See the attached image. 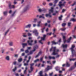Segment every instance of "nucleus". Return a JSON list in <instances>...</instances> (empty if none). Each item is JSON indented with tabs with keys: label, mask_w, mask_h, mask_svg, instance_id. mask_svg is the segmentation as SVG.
Returning a JSON list of instances; mask_svg holds the SVG:
<instances>
[{
	"label": "nucleus",
	"mask_w": 76,
	"mask_h": 76,
	"mask_svg": "<svg viewBox=\"0 0 76 76\" xmlns=\"http://www.w3.org/2000/svg\"><path fill=\"white\" fill-rule=\"evenodd\" d=\"M50 52L53 51V52L52 54V55L55 56V55H57V54H58L57 53H55V52H56H56H58V51H59V50L56 49V47H52L50 49Z\"/></svg>",
	"instance_id": "nucleus-1"
},
{
	"label": "nucleus",
	"mask_w": 76,
	"mask_h": 76,
	"mask_svg": "<svg viewBox=\"0 0 76 76\" xmlns=\"http://www.w3.org/2000/svg\"><path fill=\"white\" fill-rule=\"evenodd\" d=\"M28 39H29V40L27 41V43L28 44V45L32 46V43L33 42H34V40H30V39H32V37H29Z\"/></svg>",
	"instance_id": "nucleus-2"
},
{
	"label": "nucleus",
	"mask_w": 76,
	"mask_h": 76,
	"mask_svg": "<svg viewBox=\"0 0 76 76\" xmlns=\"http://www.w3.org/2000/svg\"><path fill=\"white\" fill-rule=\"evenodd\" d=\"M38 48V45H36L34 47V50H31L30 51V53H28L27 54V56H29V55H30L31 54H32V53L34 52V51H35V50H36V49Z\"/></svg>",
	"instance_id": "nucleus-3"
},
{
	"label": "nucleus",
	"mask_w": 76,
	"mask_h": 76,
	"mask_svg": "<svg viewBox=\"0 0 76 76\" xmlns=\"http://www.w3.org/2000/svg\"><path fill=\"white\" fill-rule=\"evenodd\" d=\"M34 65V63H32L30 64V68L31 71H30V70H28V73H31V72H32L33 71V69H34V68L32 67V66H33Z\"/></svg>",
	"instance_id": "nucleus-4"
},
{
	"label": "nucleus",
	"mask_w": 76,
	"mask_h": 76,
	"mask_svg": "<svg viewBox=\"0 0 76 76\" xmlns=\"http://www.w3.org/2000/svg\"><path fill=\"white\" fill-rule=\"evenodd\" d=\"M61 35H62L63 36V41L64 42V43H66V37L64 35H66V33H61Z\"/></svg>",
	"instance_id": "nucleus-5"
},
{
	"label": "nucleus",
	"mask_w": 76,
	"mask_h": 76,
	"mask_svg": "<svg viewBox=\"0 0 76 76\" xmlns=\"http://www.w3.org/2000/svg\"><path fill=\"white\" fill-rule=\"evenodd\" d=\"M45 37H46V35H43V37L41 38L42 40H39V43H40V44H42L43 43L42 42H41L42 41V40H44H44H45Z\"/></svg>",
	"instance_id": "nucleus-6"
},
{
	"label": "nucleus",
	"mask_w": 76,
	"mask_h": 76,
	"mask_svg": "<svg viewBox=\"0 0 76 76\" xmlns=\"http://www.w3.org/2000/svg\"><path fill=\"white\" fill-rule=\"evenodd\" d=\"M62 3V2L61 1L59 2V6L60 7V8H62V7H61V6H64V4H66V2L64 1V3L63 4H61Z\"/></svg>",
	"instance_id": "nucleus-7"
},
{
	"label": "nucleus",
	"mask_w": 76,
	"mask_h": 76,
	"mask_svg": "<svg viewBox=\"0 0 76 76\" xmlns=\"http://www.w3.org/2000/svg\"><path fill=\"white\" fill-rule=\"evenodd\" d=\"M9 7L10 9H12V8H15V6L14 5H11V2H9Z\"/></svg>",
	"instance_id": "nucleus-8"
},
{
	"label": "nucleus",
	"mask_w": 76,
	"mask_h": 76,
	"mask_svg": "<svg viewBox=\"0 0 76 76\" xmlns=\"http://www.w3.org/2000/svg\"><path fill=\"white\" fill-rule=\"evenodd\" d=\"M51 12L49 11V14H47L45 15V16L47 18L48 17H49V18H51L52 16H51Z\"/></svg>",
	"instance_id": "nucleus-9"
},
{
	"label": "nucleus",
	"mask_w": 76,
	"mask_h": 76,
	"mask_svg": "<svg viewBox=\"0 0 76 76\" xmlns=\"http://www.w3.org/2000/svg\"><path fill=\"white\" fill-rule=\"evenodd\" d=\"M33 33H34V34H35V35L37 37L38 35V31H37V30H35L33 31Z\"/></svg>",
	"instance_id": "nucleus-10"
},
{
	"label": "nucleus",
	"mask_w": 76,
	"mask_h": 76,
	"mask_svg": "<svg viewBox=\"0 0 76 76\" xmlns=\"http://www.w3.org/2000/svg\"><path fill=\"white\" fill-rule=\"evenodd\" d=\"M75 47V46L74 45H72V47L70 48L71 50H72V53H73V52L74 51V50H73V48H74Z\"/></svg>",
	"instance_id": "nucleus-11"
},
{
	"label": "nucleus",
	"mask_w": 76,
	"mask_h": 76,
	"mask_svg": "<svg viewBox=\"0 0 76 76\" xmlns=\"http://www.w3.org/2000/svg\"><path fill=\"white\" fill-rule=\"evenodd\" d=\"M29 5L27 6L26 8L24 9V12H26L27 10H28L29 9Z\"/></svg>",
	"instance_id": "nucleus-12"
},
{
	"label": "nucleus",
	"mask_w": 76,
	"mask_h": 76,
	"mask_svg": "<svg viewBox=\"0 0 76 76\" xmlns=\"http://www.w3.org/2000/svg\"><path fill=\"white\" fill-rule=\"evenodd\" d=\"M31 24H29L27 25L25 27V28H31Z\"/></svg>",
	"instance_id": "nucleus-13"
},
{
	"label": "nucleus",
	"mask_w": 76,
	"mask_h": 76,
	"mask_svg": "<svg viewBox=\"0 0 76 76\" xmlns=\"http://www.w3.org/2000/svg\"><path fill=\"white\" fill-rule=\"evenodd\" d=\"M49 11L51 13H53V12H54V8L53 7H51V9L49 10Z\"/></svg>",
	"instance_id": "nucleus-14"
},
{
	"label": "nucleus",
	"mask_w": 76,
	"mask_h": 76,
	"mask_svg": "<svg viewBox=\"0 0 76 76\" xmlns=\"http://www.w3.org/2000/svg\"><path fill=\"white\" fill-rule=\"evenodd\" d=\"M62 46L63 48H67V45L63 44L62 45Z\"/></svg>",
	"instance_id": "nucleus-15"
},
{
	"label": "nucleus",
	"mask_w": 76,
	"mask_h": 76,
	"mask_svg": "<svg viewBox=\"0 0 76 76\" xmlns=\"http://www.w3.org/2000/svg\"><path fill=\"white\" fill-rule=\"evenodd\" d=\"M72 39V37H70V38L68 39L66 41V42L68 43H69V42H70V40Z\"/></svg>",
	"instance_id": "nucleus-16"
},
{
	"label": "nucleus",
	"mask_w": 76,
	"mask_h": 76,
	"mask_svg": "<svg viewBox=\"0 0 76 76\" xmlns=\"http://www.w3.org/2000/svg\"><path fill=\"white\" fill-rule=\"evenodd\" d=\"M49 58L50 60H51V59H53V60H54L55 59V57L54 56L51 57L50 56H49Z\"/></svg>",
	"instance_id": "nucleus-17"
},
{
	"label": "nucleus",
	"mask_w": 76,
	"mask_h": 76,
	"mask_svg": "<svg viewBox=\"0 0 76 76\" xmlns=\"http://www.w3.org/2000/svg\"><path fill=\"white\" fill-rule=\"evenodd\" d=\"M48 67H50V66H48L47 68H45V72H47V71L49 70L50 68H49Z\"/></svg>",
	"instance_id": "nucleus-18"
},
{
	"label": "nucleus",
	"mask_w": 76,
	"mask_h": 76,
	"mask_svg": "<svg viewBox=\"0 0 76 76\" xmlns=\"http://www.w3.org/2000/svg\"><path fill=\"white\" fill-rule=\"evenodd\" d=\"M55 69L56 71H58V70H60V67L57 66L56 67Z\"/></svg>",
	"instance_id": "nucleus-19"
},
{
	"label": "nucleus",
	"mask_w": 76,
	"mask_h": 76,
	"mask_svg": "<svg viewBox=\"0 0 76 76\" xmlns=\"http://www.w3.org/2000/svg\"><path fill=\"white\" fill-rule=\"evenodd\" d=\"M10 30V29H8L7 31L5 32V34H4L5 36H6V34H7V33H8V32H9V31Z\"/></svg>",
	"instance_id": "nucleus-20"
},
{
	"label": "nucleus",
	"mask_w": 76,
	"mask_h": 76,
	"mask_svg": "<svg viewBox=\"0 0 76 76\" xmlns=\"http://www.w3.org/2000/svg\"><path fill=\"white\" fill-rule=\"evenodd\" d=\"M27 43H23L22 44V45H23V48H24V47L25 46H27Z\"/></svg>",
	"instance_id": "nucleus-21"
},
{
	"label": "nucleus",
	"mask_w": 76,
	"mask_h": 76,
	"mask_svg": "<svg viewBox=\"0 0 76 76\" xmlns=\"http://www.w3.org/2000/svg\"><path fill=\"white\" fill-rule=\"evenodd\" d=\"M42 12H43L45 13V12H47V10H46L45 8H43V9H42Z\"/></svg>",
	"instance_id": "nucleus-22"
},
{
	"label": "nucleus",
	"mask_w": 76,
	"mask_h": 76,
	"mask_svg": "<svg viewBox=\"0 0 76 76\" xmlns=\"http://www.w3.org/2000/svg\"><path fill=\"white\" fill-rule=\"evenodd\" d=\"M76 21V19H75L74 18H72L70 20V21H73L74 22H75V21Z\"/></svg>",
	"instance_id": "nucleus-23"
},
{
	"label": "nucleus",
	"mask_w": 76,
	"mask_h": 76,
	"mask_svg": "<svg viewBox=\"0 0 76 76\" xmlns=\"http://www.w3.org/2000/svg\"><path fill=\"white\" fill-rule=\"evenodd\" d=\"M18 62H21V61H22V58H19L18 59Z\"/></svg>",
	"instance_id": "nucleus-24"
},
{
	"label": "nucleus",
	"mask_w": 76,
	"mask_h": 76,
	"mask_svg": "<svg viewBox=\"0 0 76 76\" xmlns=\"http://www.w3.org/2000/svg\"><path fill=\"white\" fill-rule=\"evenodd\" d=\"M38 12H42V10L40 8L38 9Z\"/></svg>",
	"instance_id": "nucleus-25"
},
{
	"label": "nucleus",
	"mask_w": 76,
	"mask_h": 76,
	"mask_svg": "<svg viewBox=\"0 0 76 76\" xmlns=\"http://www.w3.org/2000/svg\"><path fill=\"white\" fill-rule=\"evenodd\" d=\"M66 67H69L70 64L68 62L66 63Z\"/></svg>",
	"instance_id": "nucleus-26"
},
{
	"label": "nucleus",
	"mask_w": 76,
	"mask_h": 76,
	"mask_svg": "<svg viewBox=\"0 0 76 76\" xmlns=\"http://www.w3.org/2000/svg\"><path fill=\"white\" fill-rule=\"evenodd\" d=\"M26 33H23V37H26L27 36L26 35Z\"/></svg>",
	"instance_id": "nucleus-27"
},
{
	"label": "nucleus",
	"mask_w": 76,
	"mask_h": 76,
	"mask_svg": "<svg viewBox=\"0 0 76 76\" xmlns=\"http://www.w3.org/2000/svg\"><path fill=\"white\" fill-rule=\"evenodd\" d=\"M76 58H73V59H69V61H75V60H76Z\"/></svg>",
	"instance_id": "nucleus-28"
},
{
	"label": "nucleus",
	"mask_w": 76,
	"mask_h": 76,
	"mask_svg": "<svg viewBox=\"0 0 76 76\" xmlns=\"http://www.w3.org/2000/svg\"><path fill=\"white\" fill-rule=\"evenodd\" d=\"M6 59L7 60H9L10 59H9V56H7L6 57Z\"/></svg>",
	"instance_id": "nucleus-29"
},
{
	"label": "nucleus",
	"mask_w": 76,
	"mask_h": 76,
	"mask_svg": "<svg viewBox=\"0 0 76 76\" xmlns=\"http://www.w3.org/2000/svg\"><path fill=\"white\" fill-rule=\"evenodd\" d=\"M66 23H63L62 24V26H63V27H64V26H66Z\"/></svg>",
	"instance_id": "nucleus-30"
},
{
	"label": "nucleus",
	"mask_w": 76,
	"mask_h": 76,
	"mask_svg": "<svg viewBox=\"0 0 76 76\" xmlns=\"http://www.w3.org/2000/svg\"><path fill=\"white\" fill-rule=\"evenodd\" d=\"M75 68V66L72 67L69 69L70 71L72 70Z\"/></svg>",
	"instance_id": "nucleus-31"
},
{
	"label": "nucleus",
	"mask_w": 76,
	"mask_h": 76,
	"mask_svg": "<svg viewBox=\"0 0 76 76\" xmlns=\"http://www.w3.org/2000/svg\"><path fill=\"white\" fill-rule=\"evenodd\" d=\"M16 69H17V68H16V67H15V68L13 69H12V71L13 72H15V71H16Z\"/></svg>",
	"instance_id": "nucleus-32"
},
{
	"label": "nucleus",
	"mask_w": 76,
	"mask_h": 76,
	"mask_svg": "<svg viewBox=\"0 0 76 76\" xmlns=\"http://www.w3.org/2000/svg\"><path fill=\"white\" fill-rule=\"evenodd\" d=\"M7 11L3 12L4 15H7Z\"/></svg>",
	"instance_id": "nucleus-33"
},
{
	"label": "nucleus",
	"mask_w": 76,
	"mask_h": 76,
	"mask_svg": "<svg viewBox=\"0 0 76 76\" xmlns=\"http://www.w3.org/2000/svg\"><path fill=\"white\" fill-rule=\"evenodd\" d=\"M45 29V27H44L43 28H42L41 30H42V33L44 32V29Z\"/></svg>",
	"instance_id": "nucleus-34"
},
{
	"label": "nucleus",
	"mask_w": 76,
	"mask_h": 76,
	"mask_svg": "<svg viewBox=\"0 0 76 76\" xmlns=\"http://www.w3.org/2000/svg\"><path fill=\"white\" fill-rule=\"evenodd\" d=\"M61 42V39H60L57 42V44H58V43H60Z\"/></svg>",
	"instance_id": "nucleus-35"
},
{
	"label": "nucleus",
	"mask_w": 76,
	"mask_h": 76,
	"mask_svg": "<svg viewBox=\"0 0 76 76\" xmlns=\"http://www.w3.org/2000/svg\"><path fill=\"white\" fill-rule=\"evenodd\" d=\"M62 17H63V16L62 15H61L60 17H59V20H61V18H62Z\"/></svg>",
	"instance_id": "nucleus-36"
},
{
	"label": "nucleus",
	"mask_w": 76,
	"mask_h": 76,
	"mask_svg": "<svg viewBox=\"0 0 76 76\" xmlns=\"http://www.w3.org/2000/svg\"><path fill=\"white\" fill-rule=\"evenodd\" d=\"M38 20V19L37 18H35L34 20V22H37Z\"/></svg>",
	"instance_id": "nucleus-37"
},
{
	"label": "nucleus",
	"mask_w": 76,
	"mask_h": 76,
	"mask_svg": "<svg viewBox=\"0 0 76 76\" xmlns=\"http://www.w3.org/2000/svg\"><path fill=\"white\" fill-rule=\"evenodd\" d=\"M25 52L26 53H29V50H26L25 51Z\"/></svg>",
	"instance_id": "nucleus-38"
},
{
	"label": "nucleus",
	"mask_w": 76,
	"mask_h": 76,
	"mask_svg": "<svg viewBox=\"0 0 76 76\" xmlns=\"http://www.w3.org/2000/svg\"><path fill=\"white\" fill-rule=\"evenodd\" d=\"M39 61V59H37L36 60H35L34 61V63H37V61Z\"/></svg>",
	"instance_id": "nucleus-39"
},
{
	"label": "nucleus",
	"mask_w": 76,
	"mask_h": 76,
	"mask_svg": "<svg viewBox=\"0 0 76 76\" xmlns=\"http://www.w3.org/2000/svg\"><path fill=\"white\" fill-rule=\"evenodd\" d=\"M66 29V28H64L61 29V30L62 31H65Z\"/></svg>",
	"instance_id": "nucleus-40"
},
{
	"label": "nucleus",
	"mask_w": 76,
	"mask_h": 76,
	"mask_svg": "<svg viewBox=\"0 0 76 76\" xmlns=\"http://www.w3.org/2000/svg\"><path fill=\"white\" fill-rule=\"evenodd\" d=\"M9 44L10 46H12L13 45V42H10Z\"/></svg>",
	"instance_id": "nucleus-41"
},
{
	"label": "nucleus",
	"mask_w": 76,
	"mask_h": 76,
	"mask_svg": "<svg viewBox=\"0 0 76 76\" xmlns=\"http://www.w3.org/2000/svg\"><path fill=\"white\" fill-rule=\"evenodd\" d=\"M58 2V0H55L54 1V3L55 4H56Z\"/></svg>",
	"instance_id": "nucleus-42"
},
{
	"label": "nucleus",
	"mask_w": 76,
	"mask_h": 76,
	"mask_svg": "<svg viewBox=\"0 0 76 76\" xmlns=\"http://www.w3.org/2000/svg\"><path fill=\"white\" fill-rule=\"evenodd\" d=\"M52 44H57V43L55 42L54 41L52 42Z\"/></svg>",
	"instance_id": "nucleus-43"
},
{
	"label": "nucleus",
	"mask_w": 76,
	"mask_h": 76,
	"mask_svg": "<svg viewBox=\"0 0 76 76\" xmlns=\"http://www.w3.org/2000/svg\"><path fill=\"white\" fill-rule=\"evenodd\" d=\"M71 24H72V23H68V26H70Z\"/></svg>",
	"instance_id": "nucleus-44"
},
{
	"label": "nucleus",
	"mask_w": 76,
	"mask_h": 76,
	"mask_svg": "<svg viewBox=\"0 0 76 76\" xmlns=\"http://www.w3.org/2000/svg\"><path fill=\"white\" fill-rule=\"evenodd\" d=\"M51 34H52V33L51 32L48 33L47 34V35H51Z\"/></svg>",
	"instance_id": "nucleus-45"
},
{
	"label": "nucleus",
	"mask_w": 76,
	"mask_h": 76,
	"mask_svg": "<svg viewBox=\"0 0 76 76\" xmlns=\"http://www.w3.org/2000/svg\"><path fill=\"white\" fill-rule=\"evenodd\" d=\"M42 54V52L41 51H40L38 53V54L40 56V55H41Z\"/></svg>",
	"instance_id": "nucleus-46"
},
{
	"label": "nucleus",
	"mask_w": 76,
	"mask_h": 76,
	"mask_svg": "<svg viewBox=\"0 0 76 76\" xmlns=\"http://www.w3.org/2000/svg\"><path fill=\"white\" fill-rule=\"evenodd\" d=\"M42 60H43V57H42L41 58H40V61H42Z\"/></svg>",
	"instance_id": "nucleus-47"
},
{
	"label": "nucleus",
	"mask_w": 76,
	"mask_h": 76,
	"mask_svg": "<svg viewBox=\"0 0 76 76\" xmlns=\"http://www.w3.org/2000/svg\"><path fill=\"white\" fill-rule=\"evenodd\" d=\"M53 72H52L51 73H49L50 76H53Z\"/></svg>",
	"instance_id": "nucleus-48"
},
{
	"label": "nucleus",
	"mask_w": 76,
	"mask_h": 76,
	"mask_svg": "<svg viewBox=\"0 0 76 76\" xmlns=\"http://www.w3.org/2000/svg\"><path fill=\"white\" fill-rule=\"evenodd\" d=\"M24 65L25 66H28V63H24Z\"/></svg>",
	"instance_id": "nucleus-49"
},
{
	"label": "nucleus",
	"mask_w": 76,
	"mask_h": 76,
	"mask_svg": "<svg viewBox=\"0 0 76 76\" xmlns=\"http://www.w3.org/2000/svg\"><path fill=\"white\" fill-rule=\"evenodd\" d=\"M76 4V2H75L72 5V6H74V5H75V4Z\"/></svg>",
	"instance_id": "nucleus-50"
},
{
	"label": "nucleus",
	"mask_w": 76,
	"mask_h": 76,
	"mask_svg": "<svg viewBox=\"0 0 76 76\" xmlns=\"http://www.w3.org/2000/svg\"><path fill=\"white\" fill-rule=\"evenodd\" d=\"M15 13H16V11H15L12 14V16H13L15 14Z\"/></svg>",
	"instance_id": "nucleus-51"
},
{
	"label": "nucleus",
	"mask_w": 76,
	"mask_h": 76,
	"mask_svg": "<svg viewBox=\"0 0 76 76\" xmlns=\"http://www.w3.org/2000/svg\"><path fill=\"white\" fill-rule=\"evenodd\" d=\"M47 63H48V64H51V61H47Z\"/></svg>",
	"instance_id": "nucleus-52"
},
{
	"label": "nucleus",
	"mask_w": 76,
	"mask_h": 76,
	"mask_svg": "<svg viewBox=\"0 0 76 76\" xmlns=\"http://www.w3.org/2000/svg\"><path fill=\"white\" fill-rule=\"evenodd\" d=\"M65 11H66V10H64V9L62 10V13H64V12H65Z\"/></svg>",
	"instance_id": "nucleus-53"
},
{
	"label": "nucleus",
	"mask_w": 76,
	"mask_h": 76,
	"mask_svg": "<svg viewBox=\"0 0 76 76\" xmlns=\"http://www.w3.org/2000/svg\"><path fill=\"white\" fill-rule=\"evenodd\" d=\"M27 49L28 50H31V47H28L27 48Z\"/></svg>",
	"instance_id": "nucleus-54"
},
{
	"label": "nucleus",
	"mask_w": 76,
	"mask_h": 76,
	"mask_svg": "<svg viewBox=\"0 0 76 76\" xmlns=\"http://www.w3.org/2000/svg\"><path fill=\"white\" fill-rule=\"evenodd\" d=\"M15 57H18V54L15 55Z\"/></svg>",
	"instance_id": "nucleus-55"
},
{
	"label": "nucleus",
	"mask_w": 76,
	"mask_h": 76,
	"mask_svg": "<svg viewBox=\"0 0 76 76\" xmlns=\"http://www.w3.org/2000/svg\"><path fill=\"white\" fill-rule=\"evenodd\" d=\"M56 31V28H54L53 29V31L54 32Z\"/></svg>",
	"instance_id": "nucleus-56"
},
{
	"label": "nucleus",
	"mask_w": 76,
	"mask_h": 76,
	"mask_svg": "<svg viewBox=\"0 0 76 76\" xmlns=\"http://www.w3.org/2000/svg\"><path fill=\"white\" fill-rule=\"evenodd\" d=\"M39 56V55L38 54L37 55H36L35 56V58H37Z\"/></svg>",
	"instance_id": "nucleus-57"
},
{
	"label": "nucleus",
	"mask_w": 76,
	"mask_h": 76,
	"mask_svg": "<svg viewBox=\"0 0 76 76\" xmlns=\"http://www.w3.org/2000/svg\"><path fill=\"white\" fill-rule=\"evenodd\" d=\"M10 50H11V51H14V50H13V49L12 48H11L10 49Z\"/></svg>",
	"instance_id": "nucleus-58"
},
{
	"label": "nucleus",
	"mask_w": 76,
	"mask_h": 76,
	"mask_svg": "<svg viewBox=\"0 0 76 76\" xmlns=\"http://www.w3.org/2000/svg\"><path fill=\"white\" fill-rule=\"evenodd\" d=\"M60 57V55H58L56 56V58H58V57Z\"/></svg>",
	"instance_id": "nucleus-59"
},
{
	"label": "nucleus",
	"mask_w": 76,
	"mask_h": 76,
	"mask_svg": "<svg viewBox=\"0 0 76 76\" xmlns=\"http://www.w3.org/2000/svg\"><path fill=\"white\" fill-rule=\"evenodd\" d=\"M43 5H45V4H46V3L45 2H43Z\"/></svg>",
	"instance_id": "nucleus-60"
},
{
	"label": "nucleus",
	"mask_w": 76,
	"mask_h": 76,
	"mask_svg": "<svg viewBox=\"0 0 76 76\" xmlns=\"http://www.w3.org/2000/svg\"><path fill=\"white\" fill-rule=\"evenodd\" d=\"M21 51H24V49H21L20 50Z\"/></svg>",
	"instance_id": "nucleus-61"
},
{
	"label": "nucleus",
	"mask_w": 76,
	"mask_h": 76,
	"mask_svg": "<svg viewBox=\"0 0 76 76\" xmlns=\"http://www.w3.org/2000/svg\"><path fill=\"white\" fill-rule=\"evenodd\" d=\"M37 40H35L34 41V44H37Z\"/></svg>",
	"instance_id": "nucleus-62"
},
{
	"label": "nucleus",
	"mask_w": 76,
	"mask_h": 76,
	"mask_svg": "<svg viewBox=\"0 0 76 76\" xmlns=\"http://www.w3.org/2000/svg\"><path fill=\"white\" fill-rule=\"evenodd\" d=\"M28 36H31V34L29 33H28Z\"/></svg>",
	"instance_id": "nucleus-63"
},
{
	"label": "nucleus",
	"mask_w": 76,
	"mask_h": 76,
	"mask_svg": "<svg viewBox=\"0 0 76 76\" xmlns=\"http://www.w3.org/2000/svg\"><path fill=\"white\" fill-rule=\"evenodd\" d=\"M15 76H19V74L18 73L15 74Z\"/></svg>",
	"instance_id": "nucleus-64"
}]
</instances>
